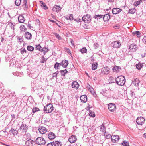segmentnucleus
<instances>
[{
	"instance_id": "e433bc0d",
	"label": "nucleus",
	"mask_w": 146,
	"mask_h": 146,
	"mask_svg": "<svg viewBox=\"0 0 146 146\" xmlns=\"http://www.w3.org/2000/svg\"><path fill=\"white\" fill-rule=\"evenodd\" d=\"M21 2V0H15V4L17 6H19L20 5Z\"/></svg>"
},
{
	"instance_id": "49530a36",
	"label": "nucleus",
	"mask_w": 146,
	"mask_h": 146,
	"mask_svg": "<svg viewBox=\"0 0 146 146\" xmlns=\"http://www.w3.org/2000/svg\"><path fill=\"white\" fill-rule=\"evenodd\" d=\"M21 30L22 31H25L26 30V29L24 25H21L20 26Z\"/></svg>"
},
{
	"instance_id": "09e8293b",
	"label": "nucleus",
	"mask_w": 146,
	"mask_h": 146,
	"mask_svg": "<svg viewBox=\"0 0 146 146\" xmlns=\"http://www.w3.org/2000/svg\"><path fill=\"white\" fill-rule=\"evenodd\" d=\"M80 51L82 53H86L87 52V49L86 48H83L80 50Z\"/></svg>"
},
{
	"instance_id": "aec40b11",
	"label": "nucleus",
	"mask_w": 146,
	"mask_h": 146,
	"mask_svg": "<svg viewBox=\"0 0 146 146\" xmlns=\"http://www.w3.org/2000/svg\"><path fill=\"white\" fill-rule=\"evenodd\" d=\"M33 141L31 139H28L25 142V145L27 146H33Z\"/></svg>"
},
{
	"instance_id": "393cba45",
	"label": "nucleus",
	"mask_w": 146,
	"mask_h": 146,
	"mask_svg": "<svg viewBox=\"0 0 146 146\" xmlns=\"http://www.w3.org/2000/svg\"><path fill=\"white\" fill-rule=\"evenodd\" d=\"M22 6L24 10H25L27 8L28 5L27 0H24Z\"/></svg>"
},
{
	"instance_id": "423d86ee",
	"label": "nucleus",
	"mask_w": 146,
	"mask_h": 146,
	"mask_svg": "<svg viewBox=\"0 0 146 146\" xmlns=\"http://www.w3.org/2000/svg\"><path fill=\"white\" fill-rule=\"evenodd\" d=\"M116 106L115 104L110 103L108 105V108L110 111L113 112L116 110Z\"/></svg>"
},
{
	"instance_id": "412c9836",
	"label": "nucleus",
	"mask_w": 146,
	"mask_h": 146,
	"mask_svg": "<svg viewBox=\"0 0 146 146\" xmlns=\"http://www.w3.org/2000/svg\"><path fill=\"white\" fill-rule=\"evenodd\" d=\"M19 21L21 23H23L25 21V19L23 16L22 15H20L18 17Z\"/></svg>"
},
{
	"instance_id": "9d476101",
	"label": "nucleus",
	"mask_w": 146,
	"mask_h": 146,
	"mask_svg": "<svg viewBox=\"0 0 146 146\" xmlns=\"http://www.w3.org/2000/svg\"><path fill=\"white\" fill-rule=\"evenodd\" d=\"M111 139L112 142L115 143L119 140V138L117 135H113L111 137Z\"/></svg>"
},
{
	"instance_id": "a211bd4d",
	"label": "nucleus",
	"mask_w": 146,
	"mask_h": 146,
	"mask_svg": "<svg viewBox=\"0 0 146 146\" xmlns=\"http://www.w3.org/2000/svg\"><path fill=\"white\" fill-rule=\"evenodd\" d=\"M79 85L78 83L76 81L73 82L72 84V86L73 88H74L76 89H77Z\"/></svg>"
},
{
	"instance_id": "5701e85b",
	"label": "nucleus",
	"mask_w": 146,
	"mask_h": 146,
	"mask_svg": "<svg viewBox=\"0 0 146 146\" xmlns=\"http://www.w3.org/2000/svg\"><path fill=\"white\" fill-rule=\"evenodd\" d=\"M9 132L10 134H13L14 135H16L18 134V131L16 130L13 128H11L9 131Z\"/></svg>"
},
{
	"instance_id": "dca6fc26",
	"label": "nucleus",
	"mask_w": 146,
	"mask_h": 146,
	"mask_svg": "<svg viewBox=\"0 0 146 146\" xmlns=\"http://www.w3.org/2000/svg\"><path fill=\"white\" fill-rule=\"evenodd\" d=\"M80 99L81 102L85 103L87 100V97L86 95H82L80 96Z\"/></svg>"
},
{
	"instance_id": "f257e3e1",
	"label": "nucleus",
	"mask_w": 146,
	"mask_h": 146,
	"mask_svg": "<svg viewBox=\"0 0 146 146\" xmlns=\"http://www.w3.org/2000/svg\"><path fill=\"white\" fill-rule=\"evenodd\" d=\"M115 81L117 84L118 85L123 86L125 83V79L124 76H121L117 77Z\"/></svg>"
},
{
	"instance_id": "0e129e2a",
	"label": "nucleus",
	"mask_w": 146,
	"mask_h": 146,
	"mask_svg": "<svg viewBox=\"0 0 146 146\" xmlns=\"http://www.w3.org/2000/svg\"><path fill=\"white\" fill-rule=\"evenodd\" d=\"M11 94L12 96H16L15 95V92H12L11 93Z\"/></svg>"
},
{
	"instance_id": "72a5a7b5",
	"label": "nucleus",
	"mask_w": 146,
	"mask_h": 146,
	"mask_svg": "<svg viewBox=\"0 0 146 146\" xmlns=\"http://www.w3.org/2000/svg\"><path fill=\"white\" fill-rule=\"evenodd\" d=\"M104 136L106 137V139H109L111 137V135L108 133H106L105 131V132Z\"/></svg>"
},
{
	"instance_id": "1a4fd4ad",
	"label": "nucleus",
	"mask_w": 146,
	"mask_h": 146,
	"mask_svg": "<svg viewBox=\"0 0 146 146\" xmlns=\"http://www.w3.org/2000/svg\"><path fill=\"white\" fill-rule=\"evenodd\" d=\"M38 130L40 133L43 134L47 131V129L45 127L40 126L38 128Z\"/></svg>"
},
{
	"instance_id": "13d9d810",
	"label": "nucleus",
	"mask_w": 146,
	"mask_h": 146,
	"mask_svg": "<svg viewBox=\"0 0 146 146\" xmlns=\"http://www.w3.org/2000/svg\"><path fill=\"white\" fill-rule=\"evenodd\" d=\"M141 1V0L138 1L136 2V6H138L140 4V1Z\"/></svg>"
},
{
	"instance_id": "cd10ccee",
	"label": "nucleus",
	"mask_w": 146,
	"mask_h": 146,
	"mask_svg": "<svg viewBox=\"0 0 146 146\" xmlns=\"http://www.w3.org/2000/svg\"><path fill=\"white\" fill-rule=\"evenodd\" d=\"M40 5L45 10H46L48 8L46 5L44 3L43 1H40Z\"/></svg>"
},
{
	"instance_id": "7ed1b4c3",
	"label": "nucleus",
	"mask_w": 146,
	"mask_h": 146,
	"mask_svg": "<svg viewBox=\"0 0 146 146\" xmlns=\"http://www.w3.org/2000/svg\"><path fill=\"white\" fill-rule=\"evenodd\" d=\"M35 141L37 144L40 145H44L46 143L45 140L41 137H38Z\"/></svg>"
},
{
	"instance_id": "e2e57ef3",
	"label": "nucleus",
	"mask_w": 146,
	"mask_h": 146,
	"mask_svg": "<svg viewBox=\"0 0 146 146\" xmlns=\"http://www.w3.org/2000/svg\"><path fill=\"white\" fill-rule=\"evenodd\" d=\"M100 93L102 95H104L106 93V92L104 90H102V91L100 92Z\"/></svg>"
},
{
	"instance_id": "4be33fe9",
	"label": "nucleus",
	"mask_w": 146,
	"mask_h": 146,
	"mask_svg": "<svg viewBox=\"0 0 146 146\" xmlns=\"http://www.w3.org/2000/svg\"><path fill=\"white\" fill-rule=\"evenodd\" d=\"M27 126L25 124H22L20 127V129L22 130L23 131L25 132L26 131V130L27 129Z\"/></svg>"
},
{
	"instance_id": "6ab92c4d",
	"label": "nucleus",
	"mask_w": 146,
	"mask_h": 146,
	"mask_svg": "<svg viewBox=\"0 0 146 146\" xmlns=\"http://www.w3.org/2000/svg\"><path fill=\"white\" fill-rule=\"evenodd\" d=\"M103 17L104 21H108L110 18V16L109 14H107L104 15H103Z\"/></svg>"
},
{
	"instance_id": "2eb2a0df",
	"label": "nucleus",
	"mask_w": 146,
	"mask_h": 146,
	"mask_svg": "<svg viewBox=\"0 0 146 146\" xmlns=\"http://www.w3.org/2000/svg\"><path fill=\"white\" fill-rule=\"evenodd\" d=\"M77 138L75 136L72 135L69 139V141L71 143L75 142Z\"/></svg>"
},
{
	"instance_id": "603ef678",
	"label": "nucleus",
	"mask_w": 146,
	"mask_h": 146,
	"mask_svg": "<svg viewBox=\"0 0 146 146\" xmlns=\"http://www.w3.org/2000/svg\"><path fill=\"white\" fill-rule=\"evenodd\" d=\"M74 20L77 22H80L81 21V19L78 18H77V19H74Z\"/></svg>"
},
{
	"instance_id": "774afa93",
	"label": "nucleus",
	"mask_w": 146,
	"mask_h": 146,
	"mask_svg": "<svg viewBox=\"0 0 146 146\" xmlns=\"http://www.w3.org/2000/svg\"><path fill=\"white\" fill-rule=\"evenodd\" d=\"M14 59H11L10 61V62H11V63H12V62H13V64H12V65H14V63L13 62V60Z\"/></svg>"
},
{
	"instance_id": "20e7f679",
	"label": "nucleus",
	"mask_w": 146,
	"mask_h": 146,
	"mask_svg": "<svg viewBox=\"0 0 146 146\" xmlns=\"http://www.w3.org/2000/svg\"><path fill=\"white\" fill-rule=\"evenodd\" d=\"M110 68L108 67L103 68L101 70L100 74L102 75H107L110 73Z\"/></svg>"
},
{
	"instance_id": "de8ad7c7",
	"label": "nucleus",
	"mask_w": 146,
	"mask_h": 146,
	"mask_svg": "<svg viewBox=\"0 0 146 146\" xmlns=\"http://www.w3.org/2000/svg\"><path fill=\"white\" fill-rule=\"evenodd\" d=\"M24 136L26 137L27 139H31V135L29 133H27L24 135Z\"/></svg>"
},
{
	"instance_id": "052dcab7",
	"label": "nucleus",
	"mask_w": 146,
	"mask_h": 146,
	"mask_svg": "<svg viewBox=\"0 0 146 146\" xmlns=\"http://www.w3.org/2000/svg\"><path fill=\"white\" fill-rule=\"evenodd\" d=\"M52 142H51L47 144V146H53Z\"/></svg>"
},
{
	"instance_id": "f8f14e48",
	"label": "nucleus",
	"mask_w": 146,
	"mask_h": 146,
	"mask_svg": "<svg viewBox=\"0 0 146 146\" xmlns=\"http://www.w3.org/2000/svg\"><path fill=\"white\" fill-rule=\"evenodd\" d=\"M25 38L28 40H31L32 38V35L31 33L28 32H26L25 35Z\"/></svg>"
},
{
	"instance_id": "7c9ffc66",
	"label": "nucleus",
	"mask_w": 146,
	"mask_h": 146,
	"mask_svg": "<svg viewBox=\"0 0 146 146\" xmlns=\"http://www.w3.org/2000/svg\"><path fill=\"white\" fill-rule=\"evenodd\" d=\"M60 72L62 76H64L66 73H68L66 69H65L64 70H61Z\"/></svg>"
},
{
	"instance_id": "a18cd8bd",
	"label": "nucleus",
	"mask_w": 146,
	"mask_h": 146,
	"mask_svg": "<svg viewBox=\"0 0 146 146\" xmlns=\"http://www.w3.org/2000/svg\"><path fill=\"white\" fill-rule=\"evenodd\" d=\"M60 63L56 62L54 66V68L55 69L57 68V69H58V68L59 67L60 65Z\"/></svg>"
},
{
	"instance_id": "4468645a",
	"label": "nucleus",
	"mask_w": 146,
	"mask_h": 146,
	"mask_svg": "<svg viewBox=\"0 0 146 146\" xmlns=\"http://www.w3.org/2000/svg\"><path fill=\"white\" fill-rule=\"evenodd\" d=\"M122 10L119 8H115L112 9V13L113 14H116L119 13Z\"/></svg>"
},
{
	"instance_id": "4d7b16f0",
	"label": "nucleus",
	"mask_w": 146,
	"mask_h": 146,
	"mask_svg": "<svg viewBox=\"0 0 146 146\" xmlns=\"http://www.w3.org/2000/svg\"><path fill=\"white\" fill-rule=\"evenodd\" d=\"M26 51L25 49H23V50H21V52L22 54H23L24 52H26Z\"/></svg>"
},
{
	"instance_id": "ea45409f",
	"label": "nucleus",
	"mask_w": 146,
	"mask_h": 146,
	"mask_svg": "<svg viewBox=\"0 0 146 146\" xmlns=\"http://www.w3.org/2000/svg\"><path fill=\"white\" fill-rule=\"evenodd\" d=\"M39 111V108L36 107L32 109V112L33 113H34L36 111Z\"/></svg>"
},
{
	"instance_id": "ddd939ff",
	"label": "nucleus",
	"mask_w": 146,
	"mask_h": 146,
	"mask_svg": "<svg viewBox=\"0 0 146 146\" xmlns=\"http://www.w3.org/2000/svg\"><path fill=\"white\" fill-rule=\"evenodd\" d=\"M68 64V61L64 60L61 62L60 65L64 68H66L67 67Z\"/></svg>"
},
{
	"instance_id": "680f3d73",
	"label": "nucleus",
	"mask_w": 146,
	"mask_h": 146,
	"mask_svg": "<svg viewBox=\"0 0 146 146\" xmlns=\"http://www.w3.org/2000/svg\"><path fill=\"white\" fill-rule=\"evenodd\" d=\"M143 40V42L146 43V36L144 37Z\"/></svg>"
},
{
	"instance_id": "a878e982",
	"label": "nucleus",
	"mask_w": 146,
	"mask_h": 146,
	"mask_svg": "<svg viewBox=\"0 0 146 146\" xmlns=\"http://www.w3.org/2000/svg\"><path fill=\"white\" fill-rule=\"evenodd\" d=\"M86 87L91 93H93L94 92V89L90 85H89L88 84H87L86 85Z\"/></svg>"
},
{
	"instance_id": "37998d69",
	"label": "nucleus",
	"mask_w": 146,
	"mask_h": 146,
	"mask_svg": "<svg viewBox=\"0 0 146 146\" xmlns=\"http://www.w3.org/2000/svg\"><path fill=\"white\" fill-rule=\"evenodd\" d=\"M27 49L28 51H31L33 50L34 48L31 46H28L27 47Z\"/></svg>"
},
{
	"instance_id": "c03bdc74",
	"label": "nucleus",
	"mask_w": 146,
	"mask_h": 146,
	"mask_svg": "<svg viewBox=\"0 0 146 146\" xmlns=\"http://www.w3.org/2000/svg\"><path fill=\"white\" fill-rule=\"evenodd\" d=\"M54 35H55L56 37L59 40H61L62 39L61 37L59 35L56 33H54Z\"/></svg>"
},
{
	"instance_id": "6e6552de",
	"label": "nucleus",
	"mask_w": 146,
	"mask_h": 146,
	"mask_svg": "<svg viewBox=\"0 0 146 146\" xmlns=\"http://www.w3.org/2000/svg\"><path fill=\"white\" fill-rule=\"evenodd\" d=\"M121 45L120 42L118 41H115L112 43L111 46L114 48H119Z\"/></svg>"
},
{
	"instance_id": "bf43d9fd",
	"label": "nucleus",
	"mask_w": 146,
	"mask_h": 146,
	"mask_svg": "<svg viewBox=\"0 0 146 146\" xmlns=\"http://www.w3.org/2000/svg\"><path fill=\"white\" fill-rule=\"evenodd\" d=\"M58 72H57L53 74V77H56L57 75L58 74Z\"/></svg>"
},
{
	"instance_id": "c9c22d12",
	"label": "nucleus",
	"mask_w": 146,
	"mask_h": 146,
	"mask_svg": "<svg viewBox=\"0 0 146 146\" xmlns=\"http://www.w3.org/2000/svg\"><path fill=\"white\" fill-rule=\"evenodd\" d=\"M133 82L135 86H137L139 85V81L138 79L136 78L135 79L134 81H133Z\"/></svg>"
},
{
	"instance_id": "c756f323",
	"label": "nucleus",
	"mask_w": 146,
	"mask_h": 146,
	"mask_svg": "<svg viewBox=\"0 0 146 146\" xmlns=\"http://www.w3.org/2000/svg\"><path fill=\"white\" fill-rule=\"evenodd\" d=\"M143 64L140 63H139L138 64L136 65V68L138 70L141 69L143 67Z\"/></svg>"
},
{
	"instance_id": "0eeeda50",
	"label": "nucleus",
	"mask_w": 146,
	"mask_h": 146,
	"mask_svg": "<svg viewBox=\"0 0 146 146\" xmlns=\"http://www.w3.org/2000/svg\"><path fill=\"white\" fill-rule=\"evenodd\" d=\"M145 119L142 117H138L136 120L137 123L138 125H142L144 123Z\"/></svg>"
},
{
	"instance_id": "6e6d98bb",
	"label": "nucleus",
	"mask_w": 146,
	"mask_h": 146,
	"mask_svg": "<svg viewBox=\"0 0 146 146\" xmlns=\"http://www.w3.org/2000/svg\"><path fill=\"white\" fill-rule=\"evenodd\" d=\"M98 45L97 43L94 44V46L95 49L98 47Z\"/></svg>"
},
{
	"instance_id": "b1692460",
	"label": "nucleus",
	"mask_w": 146,
	"mask_h": 146,
	"mask_svg": "<svg viewBox=\"0 0 146 146\" xmlns=\"http://www.w3.org/2000/svg\"><path fill=\"white\" fill-rule=\"evenodd\" d=\"M61 9L59 6L56 5L53 8L52 10L54 11L58 12L61 10Z\"/></svg>"
},
{
	"instance_id": "8fccbe9b",
	"label": "nucleus",
	"mask_w": 146,
	"mask_h": 146,
	"mask_svg": "<svg viewBox=\"0 0 146 146\" xmlns=\"http://www.w3.org/2000/svg\"><path fill=\"white\" fill-rule=\"evenodd\" d=\"M41 48V46L40 45V44H38V45H36L35 49L36 50H40Z\"/></svg>"
},
{
	"instance_id": "f704fd0d",
	"label": "nucleus",
	"mask_w": 146,
	"mask_h": 146,
	"mask_svg": "<svg viewBox=\"0 0 146 146\" xmlns=\"http://www.w3.org/2000/svg\"><path fill=\"white\" fill-rule=\"evenodd\" d=\"M48 49L46 48H44L41 50V52H43V54H45V53L48 51Z\"/></svg>"
},
{
	"instance_id": "79ce46f5",
	"label": "nucleus",
	"mask_w": 146,
	"mask_h": 146,
	"mask_svg": "<svg viewBox=\"0 0 146 146\" xmlns=\"http://www.w3.org/2000/svg\"><path fill=\"white\" fill-rule=\"evenodd\" d=\"M122 145L123 146H129V143L128 142L126 141H124Z\"/></svg>"
},
{
	"instance_id": "338daca9",
	"label": "nucleus",
	"mask_w": 146,
	"mask_h": 146,
	"mask_svg": "<svg viewBox=\"0 0 146 146\" xmlns=\"http://www.w3.org/2000/svg\"><path fill=\"white\" fill-rule=\"evenodd\" d=\"M49 21H50L51 22H52V23H56V21H54V20H51V19H49Z\"/></svg>"
},
{
	"instance_id": "f03ea898",
	"label": "nucleus",
	"mask_w": 146,
	"mask_h": 146,
	"mask_svg": "<svg viewBox=\"0 0 146 146\" xmlns=\"http://www.w3.org/2000/svg\"><path fill=\"white\" fill-rule=\"evenodd\" d=\"M53 110L52 105L50 103L44 107V110L46 113H51Z\"/></svg>"
},
{
	"instance_id": "69168bd1",
	"label": "nucleus",
	"mask_w": 146,
	"mask_h": 146,
	"mask_svg": "<svg viewBox=\"0 0 146 146\" xmlns=\"http://www.w3.org/2000/svg\"><path fill=\"white\" fill-rule=\"evenodd\" d=\"M27 26L30 29H31V28H32L33 27L31 26V24H28L27 25Z\"/></svg>"
},
{
	"instance_id": "bb28decb",
	"label": "nucleus",
	"mask_w": 146,
	"mask_h": 146,
	"mask_svg": "<svg viewBox=\"0 0 146 146\" xmlns=\"http://www.w3.org/2000/svg\"><path fill=\"white\" fill-rule=\"evenodd\" d=\"M52 143L54 146H62V143L61 142L55 141H53Z\"/></svg>"
},
{
	"instance_id": "9b49d317",
	"label": "nucleus",
	"mask_w": 146,
	"mask_h": 146,
	"mask_svg": "<svg viewBox=\"0 0 146 146\" xmlns=\"http://www.w3.org/2000/svg\"><path fill=\"white\" fill-rule=\"evenodd\" d=\"M129 49L132 52H135L137 49V46L135 44H131L129 47Z\"/></svg>"
},
{
	"instance_id": "5fc2aeb1",
	"label": "nucleus",
	"mask_w": 146,
	"mask_h": 146,
	"mask_svg": "<svg viewBox=\"0 0 146 146\" xmlns=\"http://www.w3.org/2000/svg\"><path fill=\"white\" fill-rule=\"evenodd\" d=\"M111 79L112 80V81H111V83H113L114 82V78L113 77H111L110 78V80Z\"/></svg>"
},
{
	"instance_id": "f3484780",
	"label": "nucleus",
	"mask_w": 146,
	"mask_h": 146,
	"mask_svg": "<svg viewBox=\"0 0 146 146\" xmlns=\"http://www.w3.org/2000/svg\"><path fill=\"white\" fill-rule=\"evenodd\" d=\"M48 137L50 139H54L55 137V135L53 132H50L48 134Z\"/></svg>"
},
{
	"instance_id": "c85d7f7f",
	"label": "nucleus",
	"mask_w": 146,
	"mask_h": 146,
	"mask_svg": "<svg viewBox=\"0 0 146 146\" xmlns=\"http://www.w3.org/2000/svg\"><path fill=\"white\" fill-rule=\"evenodd\" d=\"M64 18L67 20H73V18L72 14H69V16L64 17Z\"/></svg>"
},
{
	"instance_id": "a19ab883",
	"label": "nucleus",
	"mask_w": 146,
	"mask_h": 146,
	"mask_svg": "<svg viewBox=\"0 0 146 146\" xmlns=\"http://www.w3.org/2000/svg\"><path fill=\"white\" fill-rule=\"evenodd\" d=\"M103 15H95L94 16V17L96 19H99L103 17Z\"/></svg>"
},
{
	"instance_id": "39448f33",
	"label": "nucleus",
	"mask_w": 146,
	"mask_h": 146,
	"mask_svg": "<svg viewBox=\"0 0 146 146\" xmlns=\"http://www.w3.org/2000/svg\"><path fill=\"white\" fill-rule=\"evenodd\" d=\"M82 19L83 21L85 22L88 23L91 20V17L88 14H86L84 15L82 17Z\"/></svg>"
},
{
	"instance_id": "864d4df0",
	"label": "nucleus",
	"mask_w": 146,
	"mask_h": 146,
	"mask_svg": "<svg viewBox=\"0 0 146 146\" xmlns=\"http://www.w3.org/2000/svg\"><path fill=\"white\" fill-rule=\"evenodd\" d=\"M136 34L137 35V36L138 37H139L140 36V33L139 32V31H136L135 32Z\"/></svg>"
},
{
	"instance_id": "473e14b6",
	"label": "nucleus",
	"mask_w": 146,
	"mask_h": 146,
	"mask_svg": "<svg viewBox=\"0 0 146 146\" xmlns=\"http://www.w3.org/2000/svg\"><path fill=\"white\" fill-rule=\"evenodd\" d=\"M105 129L106 128L104 124H102L100 128V131L102 132H104V131H106Z\"/></svg>"
},
{
	"instance_id": "3c124183",
	"label": "nucleus",
	"mask_w": 146,
	"mask_h": 146,
	"mask_svg": "<svg viewBox=\"0 0 146 146\" xmlns=\"http://www.w3.org/2000/svg\"><path fill=\"white\" fill-rule=\"evenodd\" d=\"M89 115L92 117H95V115L94 112H90L89 114Z\"/></svg>"
},
{
	"instance_id": "58836bf2",
	"label": "nucleus",
	"mask_w": 146,
	"mask_h": 146,
	"mask_svg": "<svg viewBox=\"0 0 146 146\" xmlns=\"http://www.w3.org/2000/svg\"><path fill=\"white\" fill-rule=\"evenodd\" d=\"M97 64L96 63H93L92 64V69L93 70H95L97 68Z\"/></svg>"
},
{
	"instance_id": "4c0bfd02",
	"label": "nucleus",
	"mask_w": 146,
	"mask_h": 146,
	"mask_svg": "<svg viewBox=\"0 0 146 146\" xmlns=\"http://www.w3.org/2000/svg\"><path fill=\"white\" fill-rule=\"evenodd\" d=\"M135 12V8L129 9L128 13L131 14H134Z\"/></svg>"
},
{
	"instance_id": "2f4dec72",
	"label": "nucleus",
	"mask_w": 146,
	"mask_h": 146,
	"mask_svg": "<svg viewBox=\"0 0 146 146\" xmlns=\"http://www.w3.org/2000/svg\"><path fill=\"white\" fill-rule=\"evenodd\" d=\"M119 68L118 66H115L113 68L112 70L114 72H117L119 71Z\"/></svg>"
}]
</instances>
